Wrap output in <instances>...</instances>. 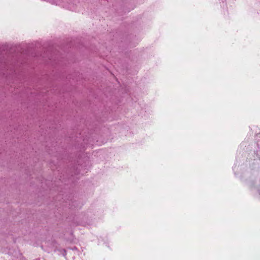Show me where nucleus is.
I'll return each mask as SVG.
<instances>
[{
	"label": "nucleus",
	"mask_w": 260,
	"mask_h": 260,
	"mask_svg": "<svg viewBox=\"0 0 260 260\" xmlns=\"http://www.w3.org/2000/svg\"><path fill=\"white\" fill-rule=\"evenodd\" d=\"M52 3H53V4H56V5H57V4H58V3H57V2H52Z\"/></svg>",
	"instance_id": "1"
}]
</instances>
